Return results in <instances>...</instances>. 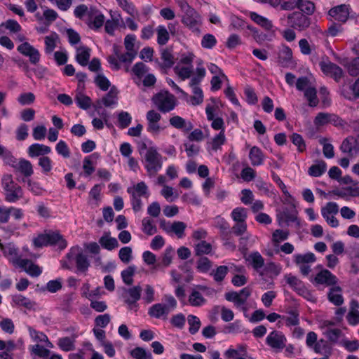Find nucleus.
I'll return each mask as SVG.
<instances>
[{"label":"nucleus","mask_w":359,"mask_h":359,"mask_svg":"<svg viewBox=\"0 0 359 359\" xmlns=\"http://www.w3.org/2000/svg\"><path fill=\"white\" fill-rule=\"evenodd\" d=\"M2 186L6 191L5 200L7 202L15 203L22 197V188L13 181L11 175H4Z\"/></svg>","instance_id":"1"},{"label":"nucleus","mask_w":359,"mask_h":359,"mask_svg":"<svg viewBox=\"0 0 359 359\" xmlns=\"http://www.w3.org/2000/svg\"><path fill=\"white\" fill-rule=\"evenodd\" d=\"M156 108L162 113L172 111L176 106L175 97L168 91H161L151 99Z\"/></svg>","instance_id":"2"},{"label":"nucleus","mask_w":359,"mask_h":359,"mask_svg":"<svg viewBox=\"0 0 359 359\" xmlns=\"http://www.w3.org/2000/svg\"><path fill=\"white\" fill-rule=\"evenodd\" d=\"M162 156L154 147L147 149L145 154V168L149 177H154L162 167Z\"/></svg>","instance_id":"3"},{"label":"nucleus","mask_w":359,"mask_h":359,"mask_svg":"<svg viewBox=\"0 0 359 359\" xmlns=\"http://www.w3.org/2000/svg\"><path fill=\"white\" fill-rule=\"evenodd\" d=\"M286 283L295 291L298 294L304 297L309 301H314V297L310 291L305 287L304 283L297 277L292 274L285 276Z\"/></svg>","instance_id":"4"},{"label":"nucleus","mask_w":359,"mask_h":359,"mask_svg":"<svg viewBox=\"0 0 359 359\" xmlns=\"http://www.w3.org/2000/svg\"><path fill=\"white\" fill-rule=\"evenodd\" d=\"M182 22L192 32L196 33L200 32L202 19L201 16L194 9L183 14L182 17Z\"/></svg>","instance_id":"5"},{"label":"nucleus","mask_w":359,"mask_h":359,"mask_svg":"<svg viewBox=\"0 0 359 359\" xmlns=\"http://www.w3.org/2000/svg\"><path fill=\"white\" fill-rule=\"evenodd\" d=\"M250 294L251 290L248 287H245L239 292L235 291L226 292L224 297L227 301L233 302L236 307H240L246 303Z\"/></svg>","instance_id":"6"},{"label":"nucleus","mask_w":359,"mask_h":359,"mask_svg":"<svg viewBox=\"0 0 359 359\" xmlns=\"http://www.w3.org/2000/svg\"><path fill=\"white\" fill-rule=\"evenodd\" d=\"M319 65L324 74L333 78L337 82H339L344 75L342 69L333 62L321 61Z\"/></svg>","instance_id":"7"},{"label":"nucleus","mask_w":359,"mask_h":359,"mask_svg":"<svg viewBox=\"0 0 359 359\" xmlns=\"http://www.w3.org/2000/svg\"><path fill=\"white\" fill-rule=\"evenodd\" d=\"M287 18L292 27L300 31L306 29L311 25L310 18L300 12H294Z\"/></svg>","instance_id":"8"},{"label":"nucleus","mask_w":359,"mask_h":359,"mask_svg":"<svg viewBox=\"0 0 359 359\" xmlns=\"http://www.w3.org/2000/svg\"><path fill=\"white\" fill-rule=\"evenodd\" d=\"M17 50L24 56L28 57L29 62L33 65L37 64L40 60L39 50L28 42H24L18 46Z\"/></svg>","instance_id":"9"},{"label":"nucleus","mask_w":359,"mask_h":359,"mask_svg":"<svg viewBox=\"0 0 359 359\" xmlns=\"http://www.w3.org/2000/svg\"><path fill=\"white\" fill-rule=\"evenodd\" d=\"M314 283L317 285L334 286L338 283V278L327 269H323L314 278Z\"/></svg>","instance_id":"10"},{"label":"nucleus","mask_w":359,"mask_h":359,"mask_svg":"<svg viewBox=\"0 0 359 359\" xmlns=\"http://www.w3.org/2000/svg\"><path fill=\"white\" fill-rule=\"evenodd\" d=\"M118 90L116 87H111L110 90L102 98V100H97L95 104V110L101 109L102 104L107 107L115 105L118 100Z\"/></svg>","instance_id":"11"},{"label":"nucleus","mask_w":359,"mask_h":359,"mask_svg":"<svg viewBox=\"0 0 359 359\" xmlns=\"http://www.w3.org/2000/svg\"><path fill=\"white\" fill-rule=\"evenodd\" d=\"M330 16L341 22H345L349 16V6L341 4L332 8L328 12Z\"/></svg>","instance_id":"12"},{"label":"nucleus","mask_w":359,"mask_h":359,"mask_svg":"<svg viewBox=\"0 0 359 359\" xmlns=\"http://www.w3.org/2000/svg\"><path fill=\"white\" fill-rule=\"evenodd\" d=\"M286 339L285 336L278 331L271 332L266 337V344L273 348L283 349L285 346Z\"/></svg>","instance_id":"13"},{"label":"nucleus","mask_w":359,"mask_h":359,"mask_svg":"<svg viewBox=\"0 0 359 359\" xmlns=\"http://www.w3.org/2000/svg\"><path fill=\"white\" fill-rule=\"evenodd\" d=\"M142 291V288L139 285L126 290V294H127L128 297L126 298L125 302L128 305L130 309L137 306L136 303L141 298Z\"/></svg>","instance_id":"14"},{"label":"nucleus","mask_w":359,"mask_h":359,"mask_svg":"<svg viewBox=\"0 0 359 359\" xmlns=\"http://www.w3.org/2000/svg\"><path fill=\"white\" fill-rule=\"evenodd\" d=\"M278 63L283 67L292 64V52L288 46H283L278 53Z\"/></svg>","instance_id":"15"},{"label":"nucleus","mask_w":359,"mask_h":359,"mask_svg":"<svg viewBox=\"0 0 359 359\" xmlns=\"http://www.w3.org/2000/svg\"><path fill=\"white\" fill-rule=\"evenodd\" d=\"M170 124L177 129L182 130L184 132L191 131L194 126L191 122H187L185 119L180 116H174L169 120Z\"/></svg>","instance_id":"16"},{"label":"nucleus","mask_w":359,"mask_h":359,"mask_svg":"<svg viewBox=\"0 0 359 359\" xmlns=\"http://www.w3.org/2000/svg\"><path fill=\"white\" fill-rule=\"evenodd\" d=\"M170 313V309L168 306L163 304H155L151 306L148 311V314L153 318H160L163 316L166 318V316Z\"/></svg>","instance_id":"17"},{"label":"nucleus","mask_w":359,"mask_h":359,"mask_svg":"<svg viewBox=\"0 0 359 359\" xmlns=\"http://www.w3.org/2000/svg\"><path fill=\"white\" fill-rule=\"evenodd\" d=\"M13 168L21 172L25 177H29L34 172L32 163L25 158H20L18 164L13 165Z\"/></svg>","instance_id":"18"},{"label":"nucleus","mask_w":359,"mask_h":359,"mask_svg":"<svg viewBox=\"0 0 359 359\" xmlns=\"http://www.w3.org/2000/svg\"><path fill=\"white\" fill-rule=\"evenodd\" d=\"M342 289L340 286L334 285L330 289L327 294L330 302L336 306H341L344 303V298L341 294Z\"/></svg>","instance_id":"19"},{"label":"nucleus","mask_w":359,"mask_h":359,"mask_svg":"<svg viewBox=\"0 0 359 359\" xmlns=\"http://www.w3.org/2000/svg\"><path fill=\"white\" fill-rule=\"evenodd\" d=\"M50 147L41 144H33L28 148V154L30 157L43 156L50 152Z\"/></svg>","instance_id":"20"},{"label":"nucleus","mask_w":359,"mask_h":359,"mask_svg":"<svg viewBox=\"0 0 359 359\" xmlns=\"http://www.w3.org/2000/svg\"><path fill=\"white\" fill-rule=\"evenodd\" d=\"M246 261L250 265L257 271H259L264 265V259L258 252L250 253L248 257L245 258Z\"/></svg>","instance_id":"21"},{"label":"nucleus","mask_w":359,"mask_h":359,"mask_svg":"<svg viewBox=\"0 0 359 359\" xmlns=\"http://www.w3.org/2000/svg\"><path fill=\"white\" fill-rule=\"evenodd\" d=\"M47 236L48 243L50 245H57L61 250L65 249L67 245L66 240L63 238L62 236L58 231L47 233Z\"/></svg>","instance_id":"22"},{"label":"nucleus","mask_w":359,"mask_h":359,"mask_svg":"<svg viewBox=\"0 0 359 359\" xmlns=\"http://www.w3.org/2000/svg\"><path fill=\"white\" fill-rule=\"evenodd\" d=\"M340 150L348 156L353 157V151H355V137L348 136L345 138L340 146Z\"/></svg>","instance_id":"23"},{"label":"nucleus","mask_w":359,"mask_h":359,"mask_svg":"<svg viewBox=\"0 0 359 359\" xmlns=\"http://www.w3.org/2000/svg\"><path fill=\"white\" fill-rule=\"evenodd\" d=\"M214 222L215 226L220 230L222 238H228V236L231 234L229 223L220 216H217Z\"/></svg>","instance_id":"24"},{"label":"nucleus","mask_w":359,"mask_h":359,"mask_svg":"<svg viewBox=\"0 0 359 359\" xmlns=\"http://www.w3.org/2000/svg\"><path fill=\"white\" fill-rule=\"evenodd\" d=\"M249 158L253 166H258L263 163L264 155L258 147L254 146L250 150Z\"/></svg>","instance_id":"25"},{"label":"nucleus","mask_w":359,"mask_h":359,"mask_svg":"<svg viewBox=\"0 0 359 359\" xmlns=\"http://www.w3.org/2000/svg\"><path fill=\"white\" fill-rule=\"evenodd\" d=\"M76 50V60L81 66H86L90 60V49L86 46H81Z\"/></svg>","instance_id":"26"},{"label":"nucleus","mask_w":359,"mask_h":359,"mask_svg":"<svg viewBox=\"0 0 359 359\" xmlns=\"http://www.w3.org/2000/svg\"><path fill=\"white\" fill-rule=\"evenodd\" d=\"M94 15L88 19L87 23L90 28L97 29L100 28L104 22V16L100 13L95 8H94Z\"/></svg>","instance_id":"27"},{"label":"nucleus","mask_w":359,"mask_h":359,"mask_svg":"<svg viewBox=\"0 0 359 359\" xmlns=\"http://www.w3.org/2000/svg\"><path fill=\"white\" fill-rule=\"evenodd\" d=\"M75 262L77 271L81 273H85L90 266V262L87 256L82 252H79L76 255Z\"/></svg>","instance_id":"28"},{"label":"nucleus","mask_w":359,"mask_h":359,"mask_svg":"<svg viewBox=\"0 0 359 359\" xmlns=\"http://www.w3.org/2000/svg\"><path fill=\"white\" fill-rule=\"evenodd\" d=\"M350 90L345 89L341 90V94L343 96L349 100H355L359 98V77L350 86Z\"/></svg>","instance_id":"29"},{"label":"nucleus","mask_w":359,"mask_h":359,"mask_svg":"<svg viewBox=\"0 0 359 359\" xmlns=\"http://www.w3.org/2000/svg\"><path fill=\"white\" fill-rule=\"evenodd\" d=\"M94 7L88 8L85 4H80L75 8L74 14L76 18L80 20H82L85 15H87L88 19L94 15Z\"/></svg>","instance_id":"30"},{"label":"nucleus","mask_w":359,"mask_h":359,"mask_svg":"<svg viewBox=\"0 0 359 359\" xmlns=\"http://www.w3.org/2000/svg\"><path fill=\"white\" fill-rule=\"evenodd\" d=\"M99 243L103 248L108 250H112L118 246V243L116 238L110 237L107 234L102 236L100 238Z\"/></svg>","instance_id":"31"},{"label":"nucleus","mask_w":359,"mask_h":359,"mask_svg":"<svg viewBox=\"0 0 359 359\" xmlns=\"http://www.w3.org/2000/svg\"><path fill=\"white\" fill-rule=\"evenodd\" d=\"M326 168L325 162L324 161H319L309 168L308 173L312 177H319L325 172Z\"/></svg>","instance_id":"32"},{"label":"nucleus","mask_w":359,"mask_h":359,"mask_svg":"<svg viewBox=\"0 0 359 359\" xmlns=\"http://www.w3.org/2000/svg\"><path fill=\"white\" fill-rule=\"evenodd\" d=\"M12 300L16 305L24 306L29 310L33 309L36 304L34 302L31 301L22 294L13 295Z\"/></svg>","instance_id":"33"},{"label":"nucleus","mask_w":359,"mask_h":359,"mask_svg":"<svg viewBox=\"0 0 359 359\" xmlns=\"http://www.w3.org/2000/svg\"><path fill=\"white\" fill-rule=\"evenodd\" d=\"M250 18L257 24L262 27L266 30H271L273 27V25L270 20L267 18L258 15L255 12H251L250 14Z\"/></svg>","instance_id":"34"},{"label":"nucleus","mask_w":359,"mask_h":359,"mask_svg":"<svg viewBox=\"0 0 359 359\" xmlns=\"http://www.w3.org/2000/svg\"><path fill=\"white\" fill-rule=\"evenodd\" d=\"M316 260V256L312 252H308L304 255L296 254L294 255V261L297 265L313 263Z\"/></svg>","instance_id":"35"},{"label":"nucleus","mask_w":359,"mask_h":359,"mask_svg":"<svg viewBox=\"0 0 359 359\" xmlns=\"http://www.w3.org/2000/svg\"><path fill=\"white\" fill-rule=\"evenodd\" d=\"M75 102L79 107L84 110L88 109L92 104V100L90 97L81 92L76 94Z\"/></svg>","instance_id":"36"},{"label":"nucleus","mask_w":359,"mask_h":359,"mask_svg":"<svg viewBox=\"0 0 359 359\" xmlns=\"http://www.w3.org/2000/svg\"><path fill=\"white\" fill-rule=\"evenodd\" d=\"M281 219L288 224L290 222H297V225H299V222L297 219V211L296 208L292 206L290 209H285L283 213Z\"/></svg>","instance_id":"37"},{"label":"nucleus","mask_w":359,"mask_h":359,"mask_svg":"<svg viewBox=\"0 0 359 359\" xmlns=\"http://www.w3.org/2000/svg\"><path fill=\"white\" fill-rule=\"evenodd\" d=\"M136 271V267L134 265L129 266L126 269L122 271L121 278L123 283L127 285H132L133 283V276Z\"/></svg>","instance_id":"38"},{"label":"nucleus","mask_w":359,"mask_h":359,"mask_svg":"<svg viewBox=\"0 0 359 359\" xmlns=\"http://www.w3.org/2000/svg\"><path fill=\"white\" fill-rule=\"evenodd\" d=\"M297 8L306 15H311L315 11L314 4L308 0H298Z\"/></svg>","instance_id":"39"},{"label":"nucleus","mask_w":359,"mask_h":359,"mask_svg":"<svg viewBox=\"0 0 359 359\" xmlns=\"http://www.w3.org/2000/svg\"><path fill=\"white\" fill-rule=\"evenodd\" d=\"M133 191L135 196H148V187L144 182H138L133 187H128L127 192L129 194V191Z\"/></svg>","instance_id":"40"},{"label":"nucleus","mask_w":359,"mask_h":359,"mask_svg":"<svg viewBox=\"0 0 359 359\" xmlns=\"http://www.w3.org/2000/svg\"><path fill=\"white\" fill-rule=\"evenodd\" d=\"M343 65L347 69L348 73L351 76L359 75V57H355L346 63H343Z\"/></svg>","instance_id":"41"},{"label":"nucleus","mask_w":359,"mask_h":359,"mask_svg":"<svg viewBox=\"0 0 359 359\" xmlns=\"http://www.w3.org/2000/svg\"><path fill=\"white\" fill-rule=\"evenodd\" d=\"M187 228V224L183 222H174L170 225V233H174L177 236V238H181L184 235V231Z\"/></svg>","instance_id":"42"},{"label":"nucleus","mask_w":359,"mask_h":359,"mask_svg":"<svg viewBox=\"0 0 359 359\" xmlns=\"http://www.w3.org/2000/svg\"><path fill=\"white\" fill-rule=\"evenodd\" d=\"M75 340L68 337L60 338L58 340L57 345L64 351H73L75 348Z\"/></svg>","instance_id":"43"},{"label":"nucleus","mask_w":359,"mask_h":359,"mask_svg":"<svg viewBox=\"0 0 359 359\" xmlns=\"http://www.w3.org/2000/svg\"><path fill=\"white\" fill-rule=\"evenodd\" d=\"M161 59L163 61V67L170 68L175 63L174 57L171 50L168 48L163 49L161 51Z\"/></svg>","instance_id":"44"},{"label":"nucleus","mask_w":359,"mask_h":359,"mask_svg":"<svg viewBox=\"0 0 359 359\" xmlns=\"http://www.w3.org/2000/svg\"><path fill=\"white\" fill-rule=\"evenodd\" d=\"M317 91L315 88H307L304 91V96L309 101L310 107H316L318 104V99L317 97Z\"/></svg>","instance_id":"45"},{"label":"nucleus","mask_w":359,"mask_h":359,"mask_svg":"<svg viewBox=\"0 0 359 359\" xmlns=\"http://www.w3.org/2000/svg\"><path fill=\"white\" fill-rule=\"evenodd\" d=\"M59 39L56 33H53L49 36L45 37L46 52L50 53L53 51L56 46V41Z\"/></svg>","instance_id":"46"},{"label":"nucleus","mask_w":359,"mask_h":359,"mask_svg":"<svg viewBox=\"0 0 359 359\" xmlns=\"http://www.w3.org/2000/svg\"><path fill=\"white\" fill-rule=\"evenodd\" d=\"M157 42L159 45H165L169 40V33L164 26L157 27Z\"/></svg>","instance_id":"47"},{"label":"nucleus","mask_w":359,"mask_h":359,"mask_svg":"<svg viewBox=\"0 0 359 359\" xmlns=\"http://www.w3.org/2000/svg\"><path fill=\"white\" fill-rule=\"evenodd\" d=\"M212 245L205 241H202L196 245L195 253L197 256L210 253Z\"/></svg>","instance_id":"48"},{"label":"nucleus","mask_w":359,"mask_h":359,"mask_svg":"<svg viewBox=\"0 0 359 359\" xmlns=\"http://www.w3.org/2000/svg\"><path fill=\"white\" fill-rule=\"evenodd\" d=\"M188 323L189 325V332L191 334H196L201 327L200 319L194 315H189L187 318Z\"/></svg>","instance_id":"49"},{"label":"nucleus","mask_w":359,"mask_h":359,"mask_svg":"<svg viewBox=\"0 0 359 359\" xmlns=\"http://www.w3.org/2000/svg\"><path fill=\"white\" fill-rule=\"evenodd\" d=\"M232 219L236 222H245L247 218L246 210L244 208H236L231 212Z\"/></svg>","instance_id":"50"},{"label":"nucleus","mask_w":359,"mask_h":359,"mask_svg":"<svg viewBox=\"0 0 359 359\" xmlns=\"http://www.w3.org/2000/svg\"><path fill=\"white\" fill-rule=\"evenodd\" d=\"M189 302L193 306H199L205 302V299L198 291H193L189 296Z\"/></svg>","instance_id":"51"},{"label":"nucleus","mask_w":359,"mask_h":359,"mask_svg":"<svg viewBox=\"0 0 359 359\" xmlns=\"http://www.w3.org/2000/svg\"><path fill=\"white\" fill-rule=\"evenodd\" d=\"M0 248L3 251V253L5 256H10L12 257H15L18 256V249L15 247V245L10 243L6 245H3L0 243Z\"/></svg>","instance_id":"52"},{"label":"nucleus","mask_w":359,"mask_h":359,"mask_svg":"<svg viewBox=\"0 0 359 359\" xmlns=\"http://www.w3.org/2000/svg\"><path fill=\"white\" fill-rule=\"evenodd\" d=\"M288 316L284 317L286 325L288 326H295L299 325V313L296 309H292L287 312Z\"/></svg>","instance_id":"53"},{"label":"nucleus","mask_w":359,"mask_h":359,"mask_svg":"<svg viewBox=\"0 0 359 359\" xmlns=\"http://www.w3.org/2000/svg\"><path fill=\"white\" fill-rule=\"evenodd\" d=\"M142 231L147 235H153L157 232L156 226L152 224V221L148 217L142 219Z\"/></svg>","instance_id":"54"},{"label":"nucleus","mask_w":359,"mask_h":359,"mask_svg":"<svg viewBox=\"0 0 359 359\" xmlns=\"http://www.w3.org/2000/svg\"><path fill=\"white\" fill-rule=\"evenodd\" d=\"M290 139L292 143L297 147V150L299 152H303L306 150V144L302 136L297 133H293Z\"/></svg>","instance_id":"55"},{"label":"nucleus","mask_w":359,"mask_h":359,"mask_svg":"<svg viewBox=\"0 0 359 359\" xmlns=\"http://www.w3.org/2000/svg\"><path fill=\"white\" fill-rule=\"evenodd\" d=\"M229 268L226 266H219L215 271H212L214 280L216 282H222L227 274Z\"/></svg>","instance_id":"56"},{"label":"nucleus","mask_w":359,"mask_h":359,"mask_svg":"<svg viewBox=\"0 0 359 359\" xmlns=\"http://www.w3.org/2000/svg\"><path fill=\"white\" fill-rule=\"evenodd\" d=\"M130 355L136 359H151V355L147 353L146 350L142 347H137L130 351Z\"/></svg>","instance_id":"57"},{"label":"nucleus","mask_w":359,"mask_h":359,"mask_svg":"<svg viewBox=\"0 0 359 359\" xmlns=\"http://www.w3.org/2000/svg\"><path fill=\"white\" fill-rule=\"evenodd\" d=\"M217 40L214 35L206 34L202 39L201 46L205 48L210 49L215 46Z\"/></svg>","instance_id":"58"},{"label":"nucleus","mask_w":359,"mask_h":359,"mask_svg":"<svg viewBox=\"0 0 359 359\" xmlns=\"http://www.w3.org/2000/svg\"><path fill=\"white\" fill-rule=\"evenodd\" d=\"M119 259L125 264H128L132 259V249L130 247H123L118 252Z\"/></svg>","instance_id":"59"},{"label":"nucleus","mask_w":359,"mask_h":359,"mask_svg":"<svg viewBox=\"0 0 359 359\" xmlns=\"http://www.w3.org/2000/svg\"><path fill=\"white\" fill-rule=\"evenodd\" d=\"M174 72L181 79L185 80L190 77L192 69L187 67H180L176 66L174 67Z\"/></svg>","instance_id":"60"},{"label":"nucleus","mask_w":359,"mask_h":359,"mask_svg":"<svg viewBox=\"0 0 359 359\" xmlns=\"http://www.w3.org/2000/svg\"><path fill=\"white\" fill-rule=\"evenodd\" d=\"M132 118L129 113L121 111L118 116V121L121 128H127L131 123Z\"/></svg>","instance_id":"61"},{"label":"nucleus","mask_w":359,"mask_h":359,"mask_svg":"<svg viewBox=\"0 0 359 359\" xmlns=\"http://www.w3.org/2000/svg\"><path fill=\"white\" fill-rule=\"evenodd\" d=\"M194 95L191 97V101L193 105H198L203 101V94L201 88L195 86L194 88Z\"/></svg>","instance_id":"62"},{"label":"nucleus","mask_w":359,"mask_h":359,"mask_svg":"<svg viewBox=\"0 0 359 359\" xmlns=\"http://www.w3.org/2000/svg\"><path fill=\"white\" fill-rule=\"evenodd\" d=\"M95 82L96 85L104 91L108 90L110 86L109 81L103 75L99 74L95 77Z\"/></svg>","instance_id":"63"},{"label":"nucleus","mask_w":359,"mask_h":359,"mask_svg":"<svg viewBox=\"0 0 359 359\" xmlns=\"http://www.w3.org/2000/svg\"><path fill=\"white\" fill-rule=\"evenodd\" d=\"M55 149L57 152L64 158H69L70 156V151L67 147V144L63 140H60L57 144Z\"/></svg>","instance_id":"64"}]
</instances>
